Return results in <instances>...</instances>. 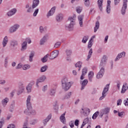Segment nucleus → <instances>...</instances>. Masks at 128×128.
Masks as SVG:
<instances>
[{
	"label": "nucleus",
	"instance_id": "obj_5",
	"mask_svg": "<svg viewBox=\"0 0 128 128\" xmlns=\"http://www.w3.org/2000/svg\"><path fill=\"white\" fill-rule=\"evenodd\" d=\"M60 52L58 50H54L52 51V52L50 54V60H54V58L58 56Z\"/></svg>",
	"mask_w": 128,
	"mask_h": 128
},
{
	"label": "nucleus",
	"instance_id": "obj_36",
	"mask_svg": "<svg viewBox=\"0 0 128 128\" xmlns=\"http://www.w3.org/2000/svg\"><path fill=\"white\" fill-rule=\"evenodd\" d=\"M18 41L16 40H12L10 42V46H13V48H14V46H18Z\"/></svg>",
	"mask_w": 128,
	"mask_h": 128
},
{
	"label": "nucleus",
	"instance_id": "obj_28",
	"mask_svg": "<svg viewBox=\"0 0 128 128\" xmlns=\"http://www.w3.org/2000/svg\"><path fill=\"white\" fill-rule=\"evenodd\" d=\"M64 116H66V112L60 116V120L62 124H66V117H64Z\"/></svg>",
	"mask_w": 128,
	"mask_h": 128
},
{
	"label": "nucleus",
	"instance_id": "obj_10",
	"mask_svg": "<svg viewBox=\"0 0 128 128\" xmlns=\"http://www.w3.org/2000/svg\"><path fill=\"white\" fill-rule=\"evenodd\" d=\"M104 68H102L99 72L97 74L96 76V78H102L104 76Z\"/></svg>",
	"mask_w": 128,
	"mask_h": 128
},
{
	"label": "nucleus",
	"instance_id": "obj_42",
	"mask_svg": "<svg viewBox=\"0 0 128 128\" xmlns=\"http://www.w3.org/2000/svg\"><path fill=\"white\" fill-rule=\"evenodd\" d=\"M48 54H46L43 58L41 59L42 62H48Z\"/></svg>",
	"mask_w": 128,
	"mask_h": 128
},
{
	"label": "nucleus",
	"instance_id": "obj_52",
	"mask_svg": "<svg viewBox=\"0 0 128 128\" xmlns=\"http://www.w3.org/2000/svg\"><path fill=\"white\" fill-rule=\"evenodd\" d=\"M86 72H88V68H84L82 70V74H83V76H86Z\"/></svg>",
	"mask_w": 128,
	"mask_h": 128
},
{
	"label": "nucleus",
	"instance_id": "obj_9",
	"mask_svg": "<svg viewBox=\"0 0 128 128\" xmlns=\"http://www.w3.org/2000/svg\"><path fill=\"white\" fill-rule=\"evenodd\" d=\"M106 55H104L100 62V68H104V66H106Z\"/></svg>",
	"mask_w": 128,
	"mask_h": 128
},
{
	"label": "nucleus",
	"instance_id": "obj_7",
	"mask_svg": "<svg viewBox=\"0 0 128 128\" xmlns=\"http://www.w3.org/2000/svg\"><path fill=\"white\" fill-rule=\"evenodd\" d=\"M128 6V0H123V6L121 10L122 14H126V6Z\"/></svg>",
	"mask_w": 128,
	"mask_h": 128
},
{
	"label": "nucleus",
	"instance_id": "obj_63",
	"mask_svg": "<svg viewBox=\"0 0 128 128\" xmlns=\"http://www.w3.org/2000/svg\"><path fill=\"white\" fill-rule=\"evenodd\" d=\"M7 128H16V126L14 124H10Z\"/></svg>",
	"mask_w": 128,
	"mask_h": 128
},
{
	"label": "nucleus",
	"instance_id": "obj_26",
	"mask_svg": "<svg viewBox=\"0 0 128 128\" xmlns=\"http://www.w3.org/2000/svg\"><path fill=\"white\" fill-rule=\"evenodd\" d=\"M8 102V98H6L2 101V104L4 108L6 106V104Z\"/></svg>",
	"mask_w": 128,
	"mask_h": 128
},
{
	"label": "nucleus",
	"instance_id": "obj_32",
	"mask_svg": "<svg viewBox=\"0 0 128 128\" xmlns=\"http://www.w3.org/2000/svg\"><path fill=\"white\" fill-rule=\"evenodd\" d=\"M34 52L32 51L30 53V56H29V61L32 62V58H34Z\"/></svg>",
	"mask_w": 128,
	"mask_h": 128
},
{
	"label": "nucleus",
	"instance_id": "obj_30",
	"mask_svg": "<svg viewBox=\"0 0 128 128\" xmlns=\"http://www.w3.org/2000/svg\"><path fill=\"white\" fill-rule=\"evenodd\" d=\"M70 96H72V92H69L66 94V96L62 98V100H68L70 98Z\"/></svg>",
	"mask_w": 128,
	"mask_h": 128
},
{
	"label": "nucleus",
	"instance_id": "obj_62",
	"mask_svg": "<svg viewBox=\"0 0 128 128\" xmlns=\"http://www.w3.org/2000/svg\"><path fill=\"white\" fill-rule=\"evenodd\" d=\"M48 90V86L46 85L44 86H43L42 90V92H46V90Z\"/></svg>",
	"mask_w": 128,
	"mask_h": 128
},
{
	"label": "nucleus",
	"instance_id": "obj_6",
	"mask_svg": "<svg viewBox=\"0 0 128 128\" xmlns=\"http://www.w3.org/2000/svg\"><path fill=\"white\" fill-rule=\"evenodd\" d=\"M74 24H72V23H68L66 22V24L65 26V28L67 30H69V32H70L72 30H74Z\"/></svg>",
	"mask_w": 128,
	"mask_h": 128
},
{
	"label": "nucleus",
	"instance_id": "obj_39",
	"mask_svg": "<svg viewBox=\"0 0 128 128\" xmlns=\"http://www.w3.org/2000/svg\"><path fill=\"white\" fill-rule=\"evenodd\" d=\"M48 67L46 65H45V66H42L40 68V72H46V70H48Z\"/></svg>",
	"mask_w": 128,
	"mask_h": 128
},
{
	"label": "nucleus",
	"instance_id": "obj_31",
	"mask_svg": "<svg viewBox=\"0 0 128 128\" xmlns=\"http://www.w3.org/2000/svg\"><path fill=\"white\" fill-rule=\"evenodd\" d=\"M34 52L32 51L30 53V56H29V61L32 62V58H34Z\"/></svg>",
	"mask_w": 128,
	"mask_h": 128
},
{
	"label": "nucleus",
	"instance_id": "obj_4",
	"mask_svg": "<svg viewBox=\"0 0 128 128\" xmlns=\"http://www.w3.org/2000/svg\"><path fill=\"white\" fill-rule=\"evenodd\" d=\"M20 28V26L18 24H15L14 26L10 27L9 28V32L10 34H14V32H16L18 28Z\"/></svg>",
	"mask_w": 128,
	"mask_h": 128
},
{
	"label": "nucleus",
	"instance_id": "obj_34",
	"mask_svg": "<svg viewBox=\"0 0 128 128\" xmlns=\"http://www.w3.org/2000/svg\"><path fill=\"white\" fill-rule=\"evenodd\" d=\"M110 108H105L102 112L104 114H108L110 112Z\"/></svg>",
	"mask_w": 128,
	"mask_h": 128
},
{
	"label": "nucleus",
	"instance_id": "obj_3",
	"mask_svg": "<svg viewBox=\"0 0 128 128\" xmlns=\"http://www.w3.org/2000/svg\"><path fill=\"white\" fill-rule=\"evenodd\" d=\"M46 80V76L43 75L38 78L36 80V88H40L38 84L40 82H44Z\"/></svg>",
	"mask_w": 128,
	"mask_h": 128
},
{
	"label": "nucleus",
	"instance_id": "obj_12",
	"mask_svg": "<svg viewBox=\"0 0 128 128\" xmlns=\"http://www.w3.org/2000/svg\"><path fill=\"white\" fill-rule=\"evenodd\" d=\"M84 18V14H80L78 16V20L79 22V24L80 28H82L84 26V24H82V20Z\"/></svg>",
	"mask_w": 128,
	"mask_h": 128
},
{
	"label": "nucleus",
	"instance_id": "obj_24",
	"mask_svg": "<svg viewBox=\"0 0 128 128\" xmlns=\"http://www.w3.org/2000/svg\"><path fill=\"white\" fill-rule=\"evenodd\" d=\"M104 2V0H98V6L101 12H102V2Z\"/></svg>",
	"mask_w": 128,
	"mask_h": 128
},
{
	"label": "nucleus",
	"instance_id": "obj_48",
	"mask_svg": "<svg viewBox=\"0 0 128 128\" xmlns=\"http://www.w3.org/2000/svg\"><path fill=\"white\" fill-rule=\"evenodd\" d=\"M124 116H126L124 112H118V116H120V118H124Z\"/></svg>",
	"mask_w": 128,
	"mask_h": 128
},
{
	"label": "nucleus",
	"instance_id": "obj_25",
	"mask_svg": "<svg viewBox=\"0 0 128 128\" xmlns=\"http://www.w3.org/2000/svg\"><path fill=\"white\" fill-rule=\"evenodd\" d=\"M16 108V103L14 102V101H13L10 104V106L9 107V110L11 112H12L14 108Z\"/></svg>",
	"mask_w": 128,
	"mask_h": 128
},
{
	"label": "nucleus",
	"instance_id": "obj_19",
	"mask_svg": "<svg viewBox=\"0 0 128 128\" xmlns=\"http://www.w3.org/2000/svg\"><path fill=\"white\" fill-rule=\"evenodd\" d=\"M56 7L54 6L51 8V10L48 12L47 16L48 18H49L50 16H52L56 12Z\"/></svg>",
	"mask_w": 128,
	"mask_h": 128
},
{
	"label": "nucleus",
	"instance_id": "obj_45",
	"mask_svg": "<svg viewBox=\"0 0 128 128\" xmlns=\"http://www.w3.org/2000/svg\"><path fill=\"white\" fill-rule=\"evenodd\" d=\"M56 88H52L50 90V95L52 96H54V94H56Z\"/></svg>",
	"mask_w": 128,
	"mask_h": 128
},
{
	"label": "nucleus",
	"instance_id": "obj_40",
	"mask_svg": "<svg viewBox=\"0 0 128 128\" xmlns=\"http://www.w3.org/2000/svg\"><path fill=\"white\" fill-rule=\"evenodd\" d=\"M65 52L68 56H72V50L66 49L65 51Z\"/></svg>",
	"mask_w": 128,
	"mask_h": 128
},
{
	"label": "nucleus",
	"instance_id": "obj_17",
	"mask_svg": "<svg viewBox=\"0 0 128 128\" xmlns=\"http://www.w3.org/2000/svg\"><path fill=\"white\" fill-rule=\"evenodd\" d=\"M8 42V36H5L2 42L3 48H6V46Z\"/></svg>",
	"mask_w": 128,
	"mask_h": 128
},
{
	"label": "nucleus",
	"instance_id": "obj_38",
	"mask_svg": "<svg viewBox=\"0 0 128 128\" xmlns=\"http://www.w3.org/2000/svg\"><path fill=\"white\" fill-rule=\"evenodd\" d=\"M82 63L80 62H78L76 64L75 66L76 68H78V70H80V68H82Z\"/></svg>",
	"mask_w": 128,
	"mask_h": 128
},
{
	"label": "nucleus",
	"instance_id": "obj_41",
	"mask_svg": "<svg viewBox=\"0 0 128 128\" xmlns=\"http://www.w3.org/2000/svg\"><path fill=\"white\" fill-rule=\"evenodd\" d=\"M88 118H86L82 122V124L80 127V128H82L84 126L85 124H88Z\"/></svg>",
	"mask_w": 128,
	"mask_h": 128
},
{
	"label": "nucleus",
	"instance_id": "obj_22",
	"mask_svg": "<svg viewBox=\"0 0 128 128\" xmlns=\"http://www.w3.org/2000/svg\"><path fill=\"white\" fill-rule=\"evenodd\" d=\"M51 118H52V114H50L47 116V118L46 119L43 120V124L44 126H46V124L48 123V122L50 120Z\"/></svg>",
	"mask_w": 128,
	"mask_h": 128
},
{
	"label": "nucleus",
	"instance_id": "obj_15",
	"mask_svg": "<svg viewBox=\"0 0 128 128\" xmlns=\"http://www.w3.org/2000/svg\"><path fill=\"white\" fill-rule=\"evenodd\" d=\"M17 12L16 8H14L10 10L9 12H8L7 14L8 16H12L14 14H16Z\"/></svg>",
	"mask_w": 128,
	"mask_h": 128
},
{
	"label": "nucleus",
	"instance_id": "obj_59",
	"mask_svg": "<svg viewBox=\"0 0 128 128\" xmlns=\"http://www.w3.org/2000/svg\"><path fill=\"white\" fill-rule=\"evenodd\" d=\"M38 14V8H37L35 10L33 14V16H36Z\"/></svg>",
	"mask_w": 128,
	"mask_h": 128
},
{
	"label": "nucleus",
	"instance_id": "obj_50",
	"mask_svg": "<svg viewBox=\"0 0 128 128\" xmlns=\"http://www.w3.org/2000/svg\"><path fill=\"white\" fill-rule=\"evenodd\" d=\"M98 111L96 112L92 116V118L93 120H96V118H98Z\"/></svg>",
	"mask_w": 128,
	"mask_h": 128
},
{
	"label": "nucleus",
	"instance_id": "obj_61",
	"mask_svg": "<svg viewBox=\"0 0 128 128\" xmlns=\"http://www.w3.org/2000/svg\"><path fill=\"white\" fill-rule=\"evenodd\" d=\"M74 121H71L70 122V127L72 128L74 126Z\"/></svg>",
	"mask_w": 128,
	"mask_h": 128
},
{
	"label": "nucleus",
	"instance_id": "obj_56",
	"mask_svg": "<svg viewBox=\"0 0 128 128\" xmlns=\"http://www.w3.org/2000/svg\"><path fill=\"white\" fill-rule=\"evenodd\" d=\"M36 122H38V120L34 119L30 122V124L34 125L36 124Z\"/></svg>",
	"mask_w": 128,
	"mask_h": 128
},
{
	"label": "nucleus",
	"instance_id": "obj_43",
	"mask_svg": "<svg viewBox=\"0 0 128 128\" xmlns=\"http://www.w3.org/2000/svg\"><path fill=\"white\" fill-rule=\"evenodd\" d=\"M8 56H6L4 60V66L5 68L8 67Z\"/></svg>",
	"mask_w": 128,
	"mask_h": 128
},
{
	"label": "nucleus",
	"instance_id": "obj_13",
	"mask_svg": "<svg viewBox=\"0 0 128 128\" xmlns=\"http://www.w3.org/2000/svg\"><path fill=\"white\" fill-rule=\"evenodd\" d=\"M67 22L68 24H74V22H76V16L75 15L70 16L68 18V20H67Z\"/></svg>",
	"mask_w": 128,
	"mask_h": 128
},
{
	"label": "nucleus",
	"instance_id": "obj_2",
	"mask_svg": "<svg viewBox=\"0 0 128 128\" xmlns=\"http://www.w3.org/2000/svg\"><path fill=\"white\" fill-rule=\"evenodd\" d=\"M108 88H110V84H107L104 88L102 92V96L100 98L99 100H102L106 96V94L108 92Z\"/></svg>",
	"mask_w": 128,
	"mask_h": 128
},
{
	"label": "nucleus",
	"instance_id": "obj_37",
	"mask_svg": "<svg viewBox=\"0 0 128 128\" xmlns=\"http://www.w3.org/2000/svg\"><path fill=\"white\" fill-rule=\"evenodd\" d=\"M90 82H92V78H94V72H90L88 75Z\"/></svg>",
	"mask_w": 128,
	"mask_h": 128
},
{
	"label": "nucleus",
	"instance_id": "obj_58",
	"mask_svg": "<svg viewBox=\"0 0 128 128\" xmlns=\"http://www.w3.org/2000/svg\"><path fill=\"white\" fill-rule=\"evenodd\" d=\"M126 92V88H124V85H123L121 90V94H124Z\"/></svg>",
	"mask_w": 128,
	"mask_h": 128
},
{
	"label": "nucleus",
	"instance_id": "obj_54",
	"mask_svg": "<svg viewBox=\"0 0 128 128\" xmlns=\"http://www.w3.org/2000/svg\"><path fill=\"white\" fill-rule=\"evenodd\" d=\"M61 44L62 43L60 42H56L54 46V48H58L60 46Z\"/></svg>",
	"mask_w": 128,
	"mask_h": 128
},
{
	"label": "nucleus",
	"instance_id": "obj_21",
	"mask_svg": "<svg viewBox=\"0 0 128 128\" xmlns=\"http://www.w3.org/2000/svg\"><path fill=\"white\" fill-rule=\"evenodd\" d=\"M27 48H28V42L24 41L22 44V48H21L22 52H24V50H26Z\"/></svg>",
	"mask_w": 128,
	"mask_h": 128
},
{
	"label": "nucleus",
	"instance_id": "obj_1",
	"mask_svg": "<svg viewBox=\"0 0 128 128\" xmlns=\"http://www.w3.org/2000/svg\"><path fill=\"white\" fill-rule=\"evenodd\" d=\"M62 88L64 90H68L72 86L70 82H68V80L66 78H64L62 80Z\"/></svg>",
	"mask_w": 128,
	"mask_h": 128
},
{
	"label": "nucleus",
	"instance_id": "obj_46",
	"mask_svg": "<svg viewBox=\"0 0 128 128\" xmlns=\"http://www.w3.org/2000/svg\"><path fill=\"white\" fill-rule=\"evenodd\" d=\"M22 68L24 70H26L30 68V64H24L22 66Z\"/></svg>",
	"mask_w": 128,
	"mask_h": 128
},
{
	"label": "nucleus",
	"instance_id": "obj_29",
	"mask_svg": "<svg viewBox=\"0 0 128 128\" xmlns=\"http://www.w3.org/2000/svg\"><path fill=\"white\" fill-rule=\"evenodd\" d=\"M92 48H90L88 52V55L87 56V58L86 59V60H89L90 58H92Z\"/></svg>",
	"mask_w": 128,
	"mask_h": 128
},
{
	"label": "nucleus",
	"instance_id": "obj_11",
	"mask_svg": "<svg viewBox=\"0 0 128 128\" xmlns=\"http://www.w3.org/2000/svg\"><path fill=\"white\" fill-rule=\"evenodd\" d=\"M25 8L26 9V12L28 14H32V12H34V8L30 6V4H26L25 6Z\"/></svg>",
	"mask_w": 128,
	"mask_h": 128
},
{
	"label": "nucleus",
	"instance_id": "obj_47",
	"mask_svg": "<svg viewBox=\"0 0 128 128\" xmlns=\"http://www.w3.org/2000/svg\"><path fill=\"white\" fill-rule=\"evenodd\" d=\"M88 36H84L82 40V42L83 44H86V42H88Z\"/></svg>",
	"mask_w": 128,
	"mask_h": 128
},
{
	"label": "nucleus",
	"instance_id": "obj_49",
	"mask_svg": "<svg viewBox=\"0 0 128 128\" xmlns=\"http://www.w3.org/2000/svg\"><path fill=\"white\" fill-rule=\"evenodd\" d=\"M30 110H32V108H27V109L24 110V114H27V115L30 114Z\"/></svg>",
	"mask_w": 128,
	"mask_h": 128
},
{
	"label": "nucleus",
	"instance_id": "obj_23",
	"mask_svg": "<svg viewBox=\"0 0 128 128\" xmlns=\"http://www.w3.org/2000/svg\"><path fill=\"white\" fill-rule=\"evenodd\" d=\"M39 4H40V0H34L32 6L33 8H36V6H38Z\"/></svg>",
	"mask_w": 128,
	"mask_h": 128
},
{
	"label": "nucleus",
	"instance_id": "obj_35",
	"mask_svg": "<svg viewBox=\"0 0 128 128\" xmlns=\"http://www.w3.org/2000/svg\"><path fill=\"white\" fill-rule=\"evenodd\" d=\"M100 28V22L98 21H97L96 23V26L94 28V32H96V31L98 30Z\"/></svg>",
	"mask_w": 128,
	"mask_h": 128
},
{
	"label": "nucleus",
	"instance_id": "obj_44",
	"mask_svg": "<svg viewBox=\"0 0 128 128\" xmlns=\"http://www.w3.org/2000/svg\"><path fill=\"white\" fill-rule=\"evenodd\" d=\"M82 10V7L78 6L76 8V12L78 14H80Z\"/></svg>",
	"mask_w": 128,
	"mask_h": 128
},
{
	"label": "nucleus",
	"instance_id": "obj_27",
	"mask_svg": "<svg viewBox=\"0 0 128 128\" xmlns=\"http://www.w3.org/2000/svg\"><path fill=\"white\" fill-rule=\"evenodd\" d=\"M88 80H84V81L82 84V87L80 88L81 90H84V88H86V86L88 84Z\"/></svg>",
	"mask_w": 128,
	"mask_h": 128
},
{
	"label": "nucleus",
	"instance_id": "obj_16",
	"mask_svg": "<svg viewBox=\"0 0 128 128\" xmlns=\"http://www.w3.org/2000/svg\"><path fill=\"white\" fill-rule=\"evenodd\" d=\"M35 82L34 81L31 82L27 86L26 90L28 92H32V86L34 84Z\"/></svg>",
	"mask_w": 128,
	"mask_h": 128
},
{
	"label": "nucleus",
	"instance_id": "obj_64",
	"mask_svg": "<svg viewBox=\"0 0 128 128\" xmlns=\"http://www.w3.org/2000/svg\"><path fill=\"white\" fill-rule=\"evenodd\" d=\"M124 105L126 106H128V98L126 100H124Z\"/></svg>",
	"mask_w": 128,
	"mask_h": 128
},
{
	"label": "nucleus",
	"instance_id": "obj_33",
	"mask_svg": "<svg viewBox=\"0 0 128 128\" xmlns=\"http://www.w3.org/2000/svg\"><path fill=\"white\" fill-rule=\"evenodd\" d=\"M62 20V14H58L56 16V20L57 22H60Z\"/></svg>",
	"mask_w": 128,
	"mask_h": 128
},
{
	"label": "nucleus",
	"instance_id": "obj_60",
	"mask_svg": "<svg viewBox=\"0 0 128 128\" xmlns=\"http://www.w3.org/2000/svg\"><path fill=\"white\" fill-rule=\"evenodd\" d=\"M4 124V118H2V121H0V128H2V126H3Z\"/></svg>",
	"mask_w": 128,
	"mask_h": 128
},
{
	"label": "nucleus",
	"instance_id": "obj_51",
	"mask_svg": "<svg viewBox=\"0 0 128 128\" xmlns=\"http://www.w3.org/2000/svg\"><path fill=\"white\" fill-rule=\"evenodd\" d=\"M54 109L55 110H58V102H56L55 104L54 105Z\"/></svg>",
	"mask_w": 128,
	"mask_h": 128
},
{
	"label": "nucleus",
	"instance_id": "obj_8",
	"mask_svg": "<svg viewBox=\"0 0 128 128\" xmlns=\"http://www.w3.org/2000/svg\"><path fill=\"white\" fill-rule=\"evenodd\" d=\"M32 98V96H28L26 102V105L27 108H32V102H30V100Z\"/></svg>",
	"mask_w": 128,
	"mask_h": 128
},
{
	"label": "nucleus",
	"instance_id": "obj_14",
	"mask_svg": "<svg viewBox=\"0 0 128 128\" xmlns=\"http://www.w3.org/2000/svg\"><path fill=\"white\" fill-rule=\"evenodd\" d=\"M90 112V110L88 108H82L81 113L83 114L84 116H88Z\"/></svg>",
	"mask_w": 128,
	"mask_h": 128
},
{
	"label": "nucleus",
	"instance_id": "obj_20",
	"mask_svg": "<svg viewBox=\"0 0 128 128\" xmlns=\"http://www.w3.org/2000/svg\"><path fill=\"white\" fill-rule=\"evenodd\" d=\"M124 56H126V52H124L119 54L115 59V62L120 60V58H124Z\"/></svg>",
	"mask_w": 128,
	"mask_h": 128
},
{
	"label": "nucleus",
	"instance_id": "obj_53",
	"mask_svg": "<svg viewBox=\"0 0 128 128\" xmlns=\"http://www.w3.org/2000/svg\"><path fill=\"white\" fill-rule=\"evenodd\" d=\"M30 114H32V116H36V110H32V108L30 110Z\"/></svg>",
	"mask_w": 128,
	"mask_h": 128
},
{
	"label": "nucleus",
	"instance_id": "obj_18",
	"mask_svg": "<svg viewBox=\"0 0 128 128\" xmlns=\"http://www.w3.org/2000/svg\"><path fill=\"white\" fill-rule=\"evenodd\" d=\"M48 34H46L42 38V40H40V46H42L44 44V42H46V40L48 39Z\"/></svg>",
	"mask_w": 128,
	"mask_h": 128
},
{
	"label": "nucleus",
	"instance_id": "obj_55",
	"mask_svg": "<svg viewBox=\"0 0 128 128\" xmlns=\"http://www.w3.org/2000/svg\"><path fill=\"white\" fill-rule=\"evenodd\" d=\"M22 63H19L17 66L16 67V70H20V68H22Z\"/></svg>",
	"mask_w": 128,
	"mask_h": 128
},
{
	"label": "nucleus",
	"instance_id": "obj_57",
	"mask_svg": "<svg viewBox=\"0 0 128 128\" xmlns=\"http://www.w3.org/2000/svg\"><path fill=\"white\" fill-rule=\"evenodd\" d=\"M106 12L107 14H110V6H106Z\"/></svg>",
	"mask_w": 128,
	"mask_h": 128
}]
</instances>
